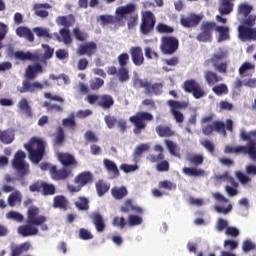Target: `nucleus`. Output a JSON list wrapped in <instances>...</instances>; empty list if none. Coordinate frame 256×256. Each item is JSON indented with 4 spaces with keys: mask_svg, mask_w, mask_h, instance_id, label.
<instances>
[{
    "mask_svg": "<svg viewBox=\"0 0 256 256\" xmlns=\"http://www.w3.org/2000/svg\"><path fill=\"white\" fill-rule=\"evenodd\" d=\"M160 49L163 55H173L179 49V39L174 36H163L161 38Z\"/></svg>",
    "mask_w": 256,
    "mask_h": 256,
    "instance_id": "obj_12",
    "label": "nucleus"
},
{
    "mask_svg": "<svg viewBox=\"0 0 256 256\" xmlns=\"http://www.w3.org/2000/svg\"><path fill=\"white\" fill-rule=\"evenodd\" d=\"M47 218L44 215H39V207L30 206L27 210L26 225L18 227V234L22 237H33L39 235V228L41 231H49Z\"/></svg>",
    "mask_w": 256,
    "mask_h": 256,
    "instance_id": "obj_2",
    "label": "nucleus"
},
{
    "mask_svg": "<svg viewBox=\"0 0 256 256\" xmlns=\"http://www.w3.org/2000/svg\"><path fill=\"white\" fill-rule=\"evenodd\" d=\"M168 105L176 123H183V121H185V116L183 113H181V109H187V103L176 100H169Z\"/></svg>",
    "mask_w": 256,
    "mask_h": 256,
    "instance_id": "obj_14",
    "label": "nucleus"
},
{
    "mask_svg": "<svg viewBox=\"0 0 256 256\" xmlns=\"http://www.w3.org/2000/svg\"><path fill=\"white\" fill-rule=\"evenodd\" d=\"M21 199H22L21 192L19 191L13 192L8 196V205L10 207H15L17 203L18 205H21Z\"/></svg>",
    "mask_w": 256,
    "mask_h": 256,
    "instance_id": "obj_50",
    "label": "nucleus"
},
{
    "mask_svg": "<svg viewBox=\"0 0 256 256\" xmlns=\"http://www.w3.org/2000/svg\"><path fill=\"white\" fill-rule=\"evenodd\" d=\"M72 35L76 39V41H80V43H85V41L89 39V34L86 31L81 30V28L79 27H75L72 29Z\"/></svg>",
    "mask_w": 256,
    "mask_h": 256,
    "instance_id": "obj_39",
    "label": "nucleus"
},
{
    "mask_svg": "<svg viewBox=\"0 0 256 256\" xmlns=\"http://www.w3.org/2000/svg\"><path fill=\"white\" fill-rule=\"evenodd\" d=\"M249 71H255V64H251V62H244L238 69L240 77H247V73H249Z\"/></svg>",
    "mask_w": 256,
    "mask_h": 256,
    "instance_id": "obj_48",
    "label": "nucleus"
},
{
    "mask_svg": "<svg viewBox=\"0 0 256 256\" xmlns=\"http://www.w3.org/2000/svg\"><path fill=\"white\" fill-rule=\"evenodd\" d=\"M112 225L118 227L119 229H125V226L128 225L127 220L123 216H116L113 218Z\"/></svg>",
    "mask_w": 256,
    "mask_h": 256,
    "instance_id": "obj_60",
    "label": "nucleus"
},
{
    "mask_svg": "<svg viewBox=\"0 0 256 256\" xmlns=\"http://www.w3.org/2000/svg\"><path fill=\"white\" fill-rule=\"evenodd\" d=\"M113 105H115V100L113 99V96L109 94L100 95L98 107H100L104 111H109V109H111Z\"/></svg>",
    "mask_w": 256,
    "mask_h": 256,
    "instance_id": "obj_27",
    "label": "nucleus"
},
{
    "mask_svg": "<svg viewBox=\"0 0 256 256\" xmlns=\"http://www.w3.org/2000/svg\"><path fill=\"white\" fill-rule=\"evenodd\" d=\"M127 222L129 227H137L143 223V218L141 216L130 214Z\"/></svg>",
    "mask_w": 256,
    "mask_h": 256,
    "instance_id": "obj_57",
    "label": "nucleus"
},
{
    "mask_svg": "<svg viewBox=\"0 0 256 256\" xmlns=\"http://www.w3.org/2000/svg\"><path fill=\"white\" fill-rule=\"evenodd\" d=\"M16 35L26 39V41H29V43H33V41H35V34H33L31 28H27L25 26H19L16 29Z\"/></svg>",
    "mask_w": 256,
    "mask_h": 256,
    "instance_id": "obj_26",
    "label": "nucleus"
},
{
    "mask_svg": "<svg viewBox=\"0 0 256 256\" xmlns=\"http://www.w3.org/2000/svg\"><path fill=\"white\" fill-rule=\"evenodd\" d=\"M53 37L59 43H64V45H71L73 43V38L71 37V32L69 28H61L59 33H54Z\"/></svg>",
    "mask_w": 256,
    "mask_h": 256,
    "instance_id": "obj_22",
    "label": "nucleus"
},
{
    "mask_svg": "<svg viewBox=\"0 0 256 256\" xmlns=\"http://www.w3.org/2000/svg\"><path fill=\"white\" fill-rule=\"evenodd\" d=\"M201 19H203L201 15L190 13L187 17L180 18V25L185 29H193V27H197L201 23Z\"/></svg>",
    "mask_w": 256,
    "mask_h": 256,
    "instance_id": "obj_18",
    "label": "nucleus"
},
{
    "mask_svg": "<svg viewBox=\"0 0 256 256\" xmlns=\"http://www.w3.org/2000/svg\"><path fill=\"white\" fill-rule=\"evenodd\" d=\"M184 91L186 93H192L194 99H201L205 97L207 93L201 87V84L195 81V79L186 80L184 82Z\"/></svg>",
    "mask_w": 256,
    "mask_h": 256,
    "instance_id": "obj_13",
    "label": "nucleus"
},
{
    "mask_svg": "<svg viewBox=\"0 0 256 256\" xmlns=\"http://www.w3.org/2000/svg\"><path fill=\"white\" fill-rule=\"evenodd\" d=\"M110 186L109 184L105 183L103 180H99L96 182V191L98 193V197H103L107 191H109Z\"/></svg>",
    "mask_w": 256,
    "mask_h": 256,
    "instance_id": "obj_52",
    "label": "nucleus"
},
{
    "mask_svg": "<svg viewBox=\"0 0 256 256\" xmlns=\"http://www.w3.org/2000/svg\"><path fill=\"white\" fill-rule=\"evenodd\" d=\"M157 24V18L150 10L141 13V20L139 25L140 34L144 37L153 35L155 31V25Z\"/></svg>",
    "mask_w": 256,
    "mask_h": 256,
    "instance_id": "obj_5",
    "label": "nucleus"
},
{
    "mask_svg": "<svg viewBox=\"0 0 256 256\" xmlns=\"http://www.w3.org/2000/svg\"><path fill=\"white\" fill-rule=\"evenodd\" d=\"M103 165H104L106 171H108V173H112L114 178L117 179V177H119V175H121V173L119 172V168H117V164H115V162H113V160L104 159Z\"/></svg>",
    "mask_w": 256,
    "mask_h": 256,
    "instance_id": "obj_34",
    "label": "nucleus"
},
{
    "mask_svg": "<svg viewBox=\"0 0 256 256\" xmlns=\"http://www.w3.org/2000/svg\"><path fill=\"white\" fill-rule=\"evenodd\" d=\"M33 33H35L36 37L39 39H52L53 35L49 33V29L43 27H34L32 29Z\"/></svg>",
    "mask_w": 256,
    "mask_h": 256,
    "instance_id": "obj_46",
    "label": "nucleus"
},
{
    "mask_svg": "<svg viewBox=\"0 0 256 256\" xmlns=\"http://www.w3.org/2000/svg\"><path fill=\"white\" fill-rule=\"evenodd\" d=\"M182 171L184 175H188V177H201L205 175V170L203 169L184 167Z\"/></svg>",
    "mask_w": 256,
    "mask_h": 256,
    "instance_id": "obj_49",
    "label": "nucleus"
},
{
    "mask_svg": "<svg viewBox=\"0 0 256 256\" xmlns=\"http://www.w3.org/2000/svg\"><path fill=\"white\" fill-rule=\"evenodd\" d=\"M56 23L57 25L64 27L63 29H69V27H73V25H75V16H73V14H69L67 16H58Z\"/></svg>",
    "mask_w": 256,
    "mask_h": 256,
    "instance_id": "obj_30",
    "label": "nucleus"
},
{
    "mask_svg": "<svg viewBox=\"0 0 256 256\" xmlns=\"http://www.w3.org/2000/svg\"><path fill=\"white\" fill-rule=\"evenodd\" d=\"M53 181H67L69 177H73V168H65L64 166L60 169L55 166L52 168V175L50 176Z\"/></svg>",
    "mask_w": 256,
    "mask_h": 256,
    "instance_id": "obj_16",
    "label": "nucleus"
},
{
    "mask_svg": "<svg viewBox=\"0 0 256 256\" xmlns=\"http://www.w3.org/2000/svg\"><path fill=\"white\" fill-rule=\"evenodd\" d=\"M235 7V0H220L218 11L221 16L231 15Z\"/></svg>",
    "mask_w": 256,
    "mask_h": 256,
    "instance_id": "obj_25",
    "label": "nucleus"
},
{
    "mask_svg": "<svg viewBox=\"0 0 256 256\" xmlns=\"http://www.w3.org/2000/svg\"><path fill=\"white\" fill-rule=\"evenodd\" d=\"M118 64L120 67H127L129 65V54L127 52H123L117 57Z\"/></svg>",
    "mask_w": 256,
    "mask_h": 256,
    "instance_id": "obj_64",
    "label": "nucleus"
},
{
    "mask_svg": "<svg viewBox=\"0 0 256 256\" xmlns=\"http://www.w3.org/2000/svg\"><path fill=\"white\" fill-rule=\"evenodd\" d=\"M130 123H133V133L135 135H141V132L147 128L145 121H153V114L149 112H138L136 115L129 118Z\"/></svg>",
    "mask_w": 256,
    "mask_h": 256,
    "instance_id": "obj_8",
    "label": "nucleus"
},
{
    "mask_svg": "<svg viewBox=\"0 0 256 256\" xmlns=\"http://www.w3.org/2000/svg\"><path fill=\"white\" fill-rule=\"evenodd\" d=\"M45 147L47 142L43 138L32 137L28 143L24 144V148L28 152V156L32 163H39L45 155Z\"/></svg>",
    "mask_w": 256,
    "mask_h": 256,
    "instance_id": "obj_4",
    "label": "nucleus"
},
{
    "mask_svg": "<svg viewBox=\"0 0 256 256\" xmlns=\"http://www.w3.org/2000/svg\"><path fill=\"white\" fill-rule=\"evenodd\" d=\"M186 160L191 165L198 167L199 165H203L204 157L203 154H187Z\"/></svg>",
    "mask_w": 256,
    "mask_h": 256,
    "instance_id": "obj_47",
    "label": "nucleus"
},
{
    "mask_svg": "<svg viewBox=\"0 0 256 256\" xmlns=\"http://www.w3.org/2000/svg\"><path fill=\"white\" fill-rule=\"evenodd\" d=\"M26 157L27 156L23 150H18L12 159V167L18 173V177L20 179H23V177H27V175H29V165L25 161Z\"/></svg>",
    "mask_w": 256,
    "mask_h": 256,
    "instance_id": "obj_7",
    "label": "nucleus"
},
{
    "mask_svg": "<svg viewBox=\"0 0 256 256\" xmlns=\"http://www.w3.org/2000/svg\"><path fill=\"white\" fill-rule=\"evenodd\" d=\"M29 191L31 193H41L44 197H47L49 195H55L57 188L53 184H49L43 180H37L29 186Z\"/></svg>",
    "mask_w": 256,
    "mask_h": 256,
    "instance_id": "obj_11",
    "label": "nucleus"
},
{
    "mask_svg": "<svg viewBox=\"0 0 256 256\" xmlns=\"http://www.w3.org/2000/svg\"><path fill=\"white\" fill-rule=\"evenodd\" d=\"M75 185H80V187H85V185H91L93 183V173L90 171H84L79 173L74 178Z\"/></svg>",
    "mask_w": 256,
    "mask_h": 256,
    "instance_id": "obj_23",
    "label": "nucleus"
},
{
    "mask_svg": "<svg viewBox=\"0 0 256 256\" xmlns=\"http://www.w3.org/2000/svg\"><path fill=\"white\" fill-rule=\"evenodd\" d=\"M31 249V243L24 242L18 246H14L11 249V256H21L23 253H27Z\"/></svg>",
    "mask_w": 256,
    "mask_h": 256,
    "instance_id": "obj_37",
    "label": "nucleus"
},
{
    "mask_svg": "<svg viewBox=\"0 0 256 256\" xmlns=\"http://www.w3.org/2000/svg\"><path fill=\"white\" fill-rule=\"evenodd\" d=\"M69 205V201L63 195H58L53 198V207L54 209H62L63 211H67V206Z\"/></svg>",
    "mask_w": 256,
    "mask_h": 256,
    "instance_id": "obj_36",
    "label": "nucleus"
},
{
    "mask_svg": "<svg viewBox=\"0 0 256 256\" xmlns=\"http://www.w3.org/2000/svg\"><path fill=\"white\" fill-rule=\"evenodd\" d=\"M15 59L19 61H35L37 57L31 52L16 51L14 53Z\"/></svg>",
    "mask_w": 256,
    "mask_h": 256,
    "instance_id": "obj_45",
    "label": "nucleus"
},
{
    "mask_svg": "<svg viewBox=\"0 0 256 256\" xmlns=\"http://www.w3.org/2000/svg\"><path fill=\"white\" fill-rule=\"evenodd\" d=\"M223 59H227V52L220 49L218 52L212 55L211 59H209L207 63H212L213 67H217L219 61H223Z\"/></svg>",
    "mask_w": 256,
    "mask_h": 256,
    "instance_id": "obj_41",
    "label": "nucleus"
},
{
    "mask_svg": "<svg viewBox=\"0 0 256 256\" xmlns=\"http://www.w3.org/2000/svg\"><path fill=\"white\" fill-rule=\"evenodd\" d=\"M213 131L221 133L223 137H227V130L225 129V122L223 121H214L212 124H208L202 129L204 135H211Z\"/></svg>",
    "mask_w": 256,
    "mask_h": 256,
    "instance_id": "obj_15",
    "label": "nucleus"
},
{
    "mask_svg": "<svg viewBox=\"0 0 256 256\" xmlns=\"http://www.w3.org/2000/svg\"><path fill=\"white\" fill-rule=\"evenodd\" d=\"M18 109L20 113H23L26 117L28 118L33 117V111L31 110V106L29 105L27 98H22L18 102Z\"/></svg>",
    "mask_w": 256,
    "mask_h": 256,
    "instance_id": "obj_33",
    "label": "nucleus"
},
{
    "mask_svg": "<svg viewBox=\"0 0 256 256\" xmlns=\"http://www.w3.org/2000/svg\"><path fill=\"white\" fill-rule=\"evenodd\" d=\"M39 73H43V66L41 64L29 65L25 72L26 79L22 81V87L18 88L19 93H35L43 91L45 87H49L50 84L47 80H44L42 83L34 81Z\"/></svg>",
    "mask_w": 256,
    "mask_h": 256,
    "instance_id": "obj_3",
    "label": "nucleus"
},
{
    "mask_svg": "<svg viewBox=\"0 0 256 256\" xmlns=\"http://www.w3.org/2000/svg\"><path fill=\"white\" fill-rule=\"evenodd\" d=\"M155 131L159 137H173L175 135V132L169 126L158 125Z\"/></svg>",
    "mask_w": 256,
    "mask_h": 256,
    "instance_id": "obj_43",
    "label": "nucleus"
},
{
    "mask_svg": "<svg viewBox=\"0 0 256 256\" xmlns=\"http://www.w3.org/2000/svg\"><path fill=\"white\" fill-rule=\"evenodd\" d=\"M105 85V81L101 78H94L90 81V89L92 91H97Z\"/></svg>",
    "mask_w": 256,
    "mask_h": 256,
    "instance_id": "obj_61",
    "label": "nucleus"
},
{
    "mask_svg": "<svg viewBox=\"0 0 256 256\" xmlns=\"http://www.w3.org/2000/svg\"><path fill=\"white\" fill-rule=\"evenodd\" d=\"M111 193L114 199H123V197H126L127 195V188L125 186H122L120 188L115 187L112 188Z\"/></svg>",
    "mask_w": 256,
    "mask_h": 256,
    "instance_id": "obj_54",
    "label": "nucleus"
},
{
    "mask_svg": "<svg viewBox=\"0 0 256 256\" xmlns=\"http://www.w3.org/2000/svg\"><path fill=\"white\" fill-rule=\"evenodd\" d=\"M253 11V6L242 3L238 6V13L239 15H242L243 17H249V14Z\"/></svg>",
    "mask_w": 256,
    "mask_h": 256,
    "instance_id": "obj_55",
    "label": "nucleus"
},
{
    "mask_svg": "<svg viewBox=\"0 0 256 256\" xmlns=\"http://www.w3.org/2000/svg\"><path fill=\"white\" fill-rule=\"evenodd\" d=\"M62 126L68 127V129H72V131H75L77 128V122H75V114H70L68 118H64L62 120Z\"/></svg>",
    "mask_w": 256,
    "mask_h": 256,
    "instance_id": "obj_53",
    "label": "nucleus"
},
{
    "mask_svg": "<svg viewBox=\"0 0 256 256\" xmlns=\"http://www.w3.org/2000/svg\"><path fill=\"white\" fill-rule=\"evenodd\" d=\"M224 153L235 155H249L250 159L256 161V143H251L250 146H229L224 149Z\"/></svg>",
    "mask_w": 256,
    "mask_h": 256,
    "instance_id": "obj_10",
    "label": "nucleus"
},
{
    "mask_svg": "<svg viewBox=\"0 0 256 256\" xmlns=\"http://www.w3.org/2000/svg\"><path fill=\"white\" fill-rule=\"evenodd\" d=\"M217 29V23L213 21H204L200 25V33L196 39L200 43H211L213 41V32Z\"/></svg>",
    "mask_w": 256,
    "mask_h": 256,
    "instance_id": "obj_9",
    "label": "nucleus"
},
{
    "mask_svg": "<svg viewBox=\"0 0 256 256\" xmlns=\"http://www.w3.org/2000/svg\"><path fill=\"white\" fill-rule=\"evenodd\" d=\"M212 91L215 95H227V93H229V88L225 84H219L215 85L212 88Z\"/></svg>",
    "mask_w": 256,
    "mask_h": 256,
    "instance_id": "obj_62",
    "label": "nucleus"
},
{
    "mask_svg": "<svg viewBox=\"0 0 256 256\" xmlns=\"http://www.w3.org/2000/svg\"><path fill=\"white\" fill-rule=\"evenodd\" d=\"M58 161L61 163L62 166L66 169H75L77 167V159L70 153H59L58 154Z\"/></svg>",
    "mask_w": 256,
    "mask_h": 256,
    "instance_id": "obj_20",
    "label": "nucleus"
},
{
    "mask_svg": "<svg viewBox=\"0 0 256 256\" xmlns=\"http://www.w3.org/2000/svg\"><path fill=\"white\" fill-rule=\"evenodd\" d=\"M79 57H83V55H87V57H92L97 53V43L91 41L86 42L84 44H80L76 51Z\"/></svg>",
    "mask_w": 256,
    "mask_h": 256,
    "instance_id": "obj_17",
    "label": "nucleus"
},
{
    "mask_svg": "<svg viewBox=\"0 0 256 256\" xmlns=\"http://www.w3.org/2000/svg\"><path fill=\"white\" fill-rule=\"evenodd\" d=\"M74 205L78 211H89V199L85 196H79Z\"/></svg>",
    "mask_w": 256,
    "mask_h": 256,
    "instance_id": "obj_42",
    "label": "nucleus"
},
{
    "mask_svg": "<svg viewBox=\"0 0 256 256\" xmlns=\"http://www.w3.org/2000/svg\"><path fill=\"white\" fill-rule=\"evenodd\" d=\"M53 143L56 147H63L65 145V130L63 127L58 126L54 133Z\"/></svg>",
    "mask_w": 256,
    "mask_h": 256,
    "instance_id": "obj_32",
    "label": "nucleus"
},
{
    "mask_svg": "<svg viewBox=\"0 0 256 256\" xmlns=\"http://www.w3.org/2000/svg\"><path fill=\"white\" fill-rule=\"evenodd\" d=\"M121 213H131L133 211L136 215H143V208L133 204V200L126 199L124 204L120 207Z\"/></svg>",
    "mask_w": 256,
    "mask_h": 256,
    "instance_id": "obj_24",
    "label": "nucleus"
},
{
    "mask_svg": "<svg viewBox=\"0 0 256 256\" xmlns=\"http://www.w3.org/2000/svg\"><path fill=\"white\" fill-rule=\"evenodd\" d=\"M157 33L171 34L174 33L175 29L167 24L158 23L156 25Z\"/></svg>",
    "mask_w": 256,
    "mask_h": 256,
    "instance_id": "obj_58",
    "label": "nucleus"
},
{
    "mask_svg": "<svg viewBox=\"0 0 256 256\" xmlns=\"http://www.w3.org/2000/svg\"><path fill=\"white\" fill-rule=\"evenodd\" d=\"M13 139L15 137L9 131H2L0 132V141L5 145H9V143H13Z\"/></svg>",
    "mask_w": 256,
    "mask_h": 256,
    "instance_id": "obj_59",
    "label": "nucleus"
},
{
    "mask_svg": "<svg viewBox=\"0 0 256 256\" xmlns=\"http://www.w3.org/2000/svg\"><path fill=\"white\" fill-rule=\"evenodd\" d=\"M200 145H202V147H204V149L207 150L210 155H215V144L212 141L205 139L200 142Z\"/></svg>",
    "mask_w": 256,
    "mask_h": 256,
    "instance_id": "obj_63",
    "label": "nucleus"
},
{
    "mask_svg": "<svg viewBox=\"0 0 256 256\" xmlns=\"http://www.w3.org/2000/svg\"><path fill=\"white\" fill-rule=\"evenodd\" d=\"M134 89H144L146 95H151V82L147 79L134 78Z\"/></svg>",
    "mask_w": 256,
    "mask_h": 256,
    "instance_id": "obj_31",
    "label": "nucleus"
},
{
    "mask_svg": "<svg viewBox=\"0 0 256 256\" xmlns=\"http://www.w3.org/2000/svg\"><path fill=\"white\" fill-rule=\"evenodd\" d=\"M165 145L170 155H172L173 157H178V159L181 158V154L179 153L180 148L175 142L171 140H165Z\"/></svg>",
    "mask_w": 256,
    "mask_h": 256,
    "instance_id": "obj_44",
    "label": "nucleus"
},
{
    "mask_svg": "<svg viewBox=\"0 0 256 256\" xmlns=\"http://www.w3.org/2000/svg\"><path fill=\"white\" fill-rule=\"evenodd\" d=\"M42 9H51V4L49 3H37L33 6V11L36 17H41L42 19H46V17H49V12L47 10Z\"/></svg>",
    "mask_w": 256,
    "mask_h": 256,
    "instance_id": "obj_28",
    "label": "nucleus"
},
{
    "mask_svg": "<svg viewBox=\"0 0 256 256\" xmlns=\"http://www.w3.org/2000/svg\"><path fill=\"white\" fill-rule=\"evenodd\" d=\"M154 151H156L158 155L150 154L147 157V160L150 161V163H157L156 170L159 171V173H165L169 171V162L165 160V149H163V146L159 144L155 145Z\"/></svg>",
    "mask_w": 256,
    "mask_h": 256,
    "instance_id": "obj_6",
    "label": "nucleus"
},
{
    "mask_svg": "<svg viewBox=\"0 0 256 256\" xmlns=\"http://www.w3.org/2000/svg\"><path fill=\"white\" fill-rule=\"evenodd\" d=\"M215 31L219 33L218 43H221L223 41H229V39H231V36H229V27L216 25Z\"/></svg>",
    "mask_w": 256,
    "mask_h": 256,
    "instance_id": "obj_40",
    "label": "nucleus"
},
{
    "mask_svg": "<svg viewBox=\"0 0 256 256\" xmlns=\"http://www.w3.org/2000/svg\"><path fill=\"white\" fill-rule=\"evenodd\" d=\"M239 39L241 41H252L256 40V28H250L247 26L240 25L238 27Z\"/></svg>",
    "mask_w": 256,
    "mask_h": 256,
    "instance_id": "obj_21",
    "label": "nucleus"
},
{
    "mask_svg": "<svg viewBox=\"0 0 256 256\" xmlns=\"http://www.w3.org/2000/svg\"><path fill=\"white\" fill-rule=\"evenodd\" d=\"M240 139L242 141H247L246 147H251L252 143H256V130H252L250 132H245L244 130L240 133Z\"/></svg>",
    "mask_w": 256,
    "mask_h": 256,
    "instance_id": "obj_38",
    "label": "nucleus"
},
{
    "mask_svg": "<svg viewBox=\"0 0 256 256\" xmlns=\"http://www.w3.org/2000/svg\"><path fill=\"white\" fill-rule=\"evenodd\" d=\"M137 6L133 3H128L125 6H119L115 10V16L113 15H100L99 21L101 25H115L116 27H125V21H127V27L129 31H133L139 23V14L135 13Z\"/></svg>",
    "mask_w": 256,
    "mask_h": 256,
    "instance_id": "obj_1",
    "label": "nucleus"
},
{
    "mask_svg": "<svg viewBox=\"0 0 256 256\" xmlns=\"http://www.w3.org/2000/svg\"><path fill=\"white\" fill-rule=\"evenodd\" d=\"M149 149V144H140L134 150V159H141L143 153H145V151H149Z\"/></svg>",
    "mask_w": 256,
    "mask_h": 256,
    "instance_id": "obj_56",
    "label": "nucleus"
},
{
    "mask_svg": "<svg viewBox=\"0 0 256 256\" xmlns=\"http://www.w3.org/2000/svg\"><path fill=\"white\" fill-rule=\"evenodd\" d=\"M132 63L136 67H141L145 63V56H143V48L141 46H133L129 49Z\"/></svg>",
    "mask_w": 256,
    "mask_h": 256,
    "instance_id": "obj_19",
    "label": "nucleus"
},
{
    "mask_svg": "<svg viewBox=\"0 0 256 256\" xmlns=\"http://www.w3.org/2000/svg\"><path fill=\"white\" fill-rule=\"evenodd\" d=\"M204 79L207 83V85H216V83H219L220 81H223V78L217 75V73L207 70L204 73Z\"/></svg>",
    "mask_w": 256,
    "mask_h": 256,
    "instance_id": "obj_35",
    "label": "nucleus"
},
{
    "mask_svg": "<svg viewBox=\"0 0 256 256\" xmlns=\"http://www.w3.org/2000/svg\"><path fill=\"white\" fill-rule=\"evenodd\" d=\"M117 77L120 83H125L129 81V68H127V66H120L118 68Z\"/></svg>",
    "mask_w": 256,
    "mask_h": 256,
    "instance_id": "obj_51",
    "label": "nucleus"
},
{
    "mask_svg": "<svg viewBox=\"0 0 256 256\" xmlns=\"http://www.w3.org/2000/svg\"><path fill=\"white\" fill-rule=\"evenodd\" d=\"M90 219H92L95 227H96V231L98 233H103V231H105V221L103 220V216L101 215V213L99 212H94L90 215Z\"/></svg>",
    "mask_w": 256,
    "mask_h": 256,
    "instance_id": "obj_29",
    "label": "nucleus"
}]
</instances>
